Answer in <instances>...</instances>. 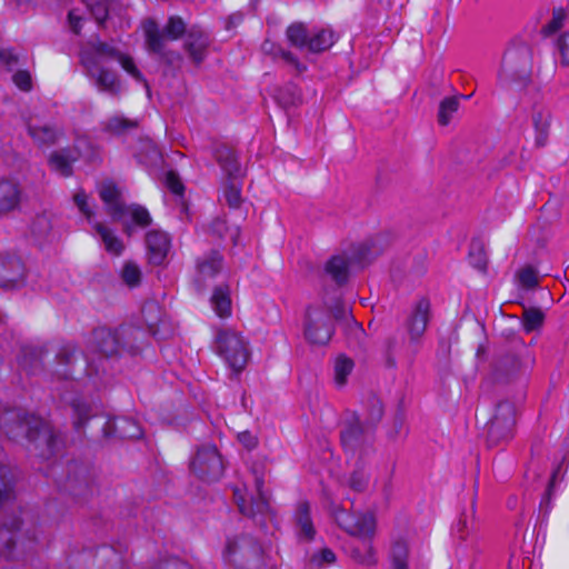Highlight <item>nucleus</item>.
Instances as JSON below:
<instances>
[{
	"mask_svg": "<svg viewBox=\"0 0 569 569\" xmlns=\"http://www.w3.org/2000/svg\"><path fill=\"white\" fill-rule=\"evenodd\" d=\"M353 369V361L345 356L337 358L335 362V380L338 386H345L347 377Z\"/></svg>",
	"mask_w": 569,
	"mask_h": 569,
	"instance_id": "obj_48",
	"label": "nucleus"
},
{
	"mask_svg": "<svg viewBox=\"0 0 569 569\" xmlns=\"http://www.w3.org/2000/svg\"><path fill=\"white\" fill-rule=\"evenodd\" d=\"M64 489L76 497L87 499L94 492V473L83 462L71 461L67 467Z\"/></svg>",
	"mask_w": 569,
	"mask_h": 569,
	"instance_id": "obj_12",
	"label": "nucleus"
},
{
	"mask_svg": "<svg viewBox=\"0 0 569 569\" xmlns=\"http://www.w3.org/2000/svg\"><path fill=\"white\" fill-rule=\"evenodd\" d=\"M518 279L522 287L533 288L538 284V276L532 267H526L518 272Z\"/></svg>",
	"mask_w": 569,
	"mask_h": 569,
	"instance_id": "obj_57",
	"label": "nucleus"
},
{
	"mask_svg": "<svg viewBox=\"0 0 569 569\" xmlns=\"http://www.w3.org/2000/svg\"><path fill=\"white\" fill-rule=\"evenodd\" d=\"M80 60L87 70L88 77L94 80L100 91L118 96L120 92V82L118 76L110 69L101 67L94 54L81 53Z\"/></svg>",
	"mask_w": 569,
	"mask_h": 569,
	"instance_id": "obj_15",
	"label": "nucleus"
},
{
	"mask_svg": "<svg viewBox=\"0 0 569 569\" xmlns=\"http://www.w3.org/2000/svg\"><path fill=\"white\" fill-rule=\"evenodd\" d=\"M213 156L228 179H238L240 177L238 157L231 147L219 144L216 147Z\"/></svg>",
	"mask_w": 569,
	"mask_h": 569,
	"instance_id": "obj_29",
	"label": "nucleus"
},
{
	"mask_svg": "<svg viewBox=\"0 0 569 569\" xmlns=\"http://www.w3.org/2000/svg\"><path fill=\"white\" fill-rule=\"evenodd\" d=\"M81 53H91L94 54L101 63V59H112L118 60V58L122 54L116 47L108 42L103 41H94L90 43V48L83 50Z\"/></svg>",
	"mask_w": 569,
	"mask_h": 569,
	"instance_id": "obj_40",
	"label": "nucleus"
},
{
	"mask_svg": "<svg viewBox=\"0 0 569 569\" xmlns=\"http://www.w3.org/2000/svg\"><path fill=\"white\" fill-rule=\"evenodd\" d=\"M136 158L146 167H153L160 162L161 152L153 141L144 139L140 141L139 148L136 152Z\"/></svg>",
	"mask_w": 569,
	"mask_h": 569,
	"instance_id": "obj_35",
	"label": "nucleus"
},
{
	"mask_svg": "<svg viewBox=\"0 0 569 569\" xmlns=\"http://www.w3.org/2000/svg\"><path fill=\"white\" fill-rule=\"evenodd\" d=\"M431 318V303L426 297L417 300L406 320V330L411 343H418L425 335Z\"/></svg>",
	"mask_w": 569,
	"mask_h": 569,
	"instance_id": "obj_16",
	"label": "nucleus"
},
{
	"mask_svg": "<svg viewBox=\"0 0 569 569\" xmlns=\"http://www.w3.org/2000/svg\"><path fill=\"white\" fill-rule=\"evenodd\" d=\"M166 184L170 191L174 194L181 196L184 191V187L174 171H169L166 176Z\"/></svg>",
	"mask_w": 569,
	"mask_h": 569,
	"instance_id": "obj_59",
	"label": "nucleus"
},
{
	"mask_svg": "<svg viewBox=\"0 0 569 569\" xmlns=\"http://www.w3.org/2000/svg\"><path fill=\"white\" fill-rule=\"evenodd\" d=\"M383 416V406L382 402L376 398L371 397L368 400L367 405V416L362 419L363 423L370 427L372 430L376 429V426L380 422Z\"/></svg>",
	"mask_w": 569,
	"mask_h": 569,
	"instance_id": "obj_42",
	"label": "nucleus"
},
{
	"mask_svg": "<svg viewBox=\"0 0 569 569\" xmlns=\"http://www.w3.org/2000/svg\"><path fill=\"white\" fill-rule=\"evenodd\" d=\"M154 569H189V567L183 561L171 558L160 562Z\"/></svg>",
	"mask_w": 569,
	"mask_h": 569,
	"instance_id": "obj_64",
	"label": "nucleus"
},
{
	"mask_svg": "<svg viewBox=\"0 0 569 569\" xmlns=\"http://www.w3.org/2000/svg\"><path fill=\"white\" fill-rule=\"evenodd\" d=\"M333 335L331 316L321 308H308L305 319V337L315 345H326Z\"/></svg>",
	"mask_w": 569,
	"mask_h": 569,
	"instance_id": "obj_14",
	"label": "nucleus"
},
{
	"mask_svg": "<svg viewBox=\"0 0 569 569\" xmlns=\"http://www.w3.org/2000/svg\"><path fill=\"white\" fill-rule=\"evenodd\" d=\"M126 216H130L132 221L141 228H146L151 223L149 211L140 204H127Z\"/></svg>",
	"mask_w": 569,
	"mask_h": 569,
	"instance_id": "obj_50",
	"label": "nucleus"
},
{
	"mask_svg": "<svg viewBox=\"0 0 569 569\" xmlns=\"http://www.w3.org/2000/svg\"><path fill=\"white\" fill-rule=\"evenodd\" d=\"M6 435L12 440L26 438L30 442H42L46 449L41 450L42 458H50L62 442L59 433L40 417L30 415L22 409L7 411L1 419Z\"/></svg>",
	"mask_w": 569,
	"mask_h": 569,
	"instance_id": "obj_1",
	"label": "nucleus"
},
{
	"mask_svg": "<svg viewBox=\"0 0 569 569\" xmlns=\"http://www.w3.org/2000/svg\"><path fill=\"white\" fill-rule=\"evenodd\" d=\"M138 121L126 118L123 116H113L107 119L103 123V131L113 134L122 136L136 128H138Z\"/></svg>",
	"mask_w": 569,
	"mask_h": 569,
	"instance_id": "obj_37",
	"label": "nucleus"
},
{
	"mask_svg": "<svg viewBox=\"0 0 569 569\" xmlns=\"http://www.w3.org/2000/svg\"><path fill=\"white\" fill-rule=\"evenodd\" d=\"M103 430L108 437L112 436L120 439H139L142 436L139 423L128 417H117L108 420Z\"/></svg>",
	"mask_w": 569,
	"mask_h": 569,
	"instance_id": "obj_24",
	"label": "nucleus"
},
{
	"mask_svg": "<svg viewBox=\"0 0 569 569\" xmlns=\"http://www.w3.org/2000/svg\"><path fill=\"white\" fill-rule=\"evenodd\" d=\"M336 34L330 29H319L309 34L307 49L311 52H321L329 49L336 42Z\"/></svg>",
	"mask_w": 569,
	"mask_h": 569,
	"instance_id": "obj_38",
	"label": "nucleus"
},
{
	"mask_svg": "<svg viewBox=\"0 0 569 569\" xmlns=\"http://www.w3.org/2000/svg\"><path fill=\"white\" fill-rule=\"evenodd\" d=\"M26 266L20 257L13 253H0V287L17 289L24 284Z\"/></svg>",
	"mask_w": 569,
	"mask_h": 569,
	"instance_id": "obj_17",
	"label": "nucleus"
},
{
	"mask_svg": "<svg viewBox=\"0 0 569 569\" xmlns=\"http://www.w3.org/2000/svg\"><path fill=\"white\" fill-rule=\"evenodd\" d=\"M159 38L156 28L149 29L148 40H146L147 50L156 54L162 63L169 67L179 66L182 61L181 54L176 50L168 49V42H163Z\"/></svg>",
	"mask_w": 569,
	"mask_h": 569,
	"instance_id": "obj_26",
	"label": "nucleus"
},
{
	"mask_svg": "<svg viewBox=\"0 0 569 569\" xmlns=\"http://www.w3.org/2000/svg\"><path fill=\"white\" fill-rule=\"evenodd\" d=\"M515 426V405L507 400L498 402L493 415L486 425L488 445L498 446L512 439Z\"/></svg>",
	"mask_w": 569,
	"mask_h": 569,
	"instance_id": "obj_8",
	"label": "nucleus"
},
{
	"mask_svg": "<svg viewBox=\"0 0 569 569\" xmlns=\"http://www.w3.org/2000/svg\"><path fill=\"white\" fill-rule=\"evenodd\" d=\"M350 258L342 253L331 257L325 267L326 273L338 284L342 286L349 278Z\"/></svg>",
	"mask_w": 569,
	"mask_h": 569,
	"instance_id": "obj_31",
	"label": "nucleus"
},
{
	"mask_svg": "<svg viewBox=\"0 0 569 569\" xmlns=\"http://www.w3.org/2000/svg\"><path fill=\"white\" fill-rule=\"evenodd\" d=\"M12 80L14 84L23 91H29L32 87L31 76L28 71L21 70L16 72Z\"/></svg>",
	"mask_w": 569,
	"mask_h": 569,
	"instance_id": "obj_60",
	"label": "nucleus"
},
{
	"mask_svg": "<svg viewBox=\"0 0 569 569\" xmlns=\"http://www.w3.org/2000/svg\"><path fill=\"white\" fill-rule=\"evenodd\" d=\"M277 98L284 107L296 106L301 102V92L296 84L289 83L278 91Z\"/></svg>",
	"mask_w": 569,
	"mask_h": 569,
	"instance_id": "obj_49",
	"label": "nucleus"
},
{
	"mask_svg": "<svg viewBox=\"0 0 569 569\" xmlns=\"http://www.w3.org/2000/svg\"><path fill=\"white\" fill-rule=\"evenodd\" d=\"M121 280L130 288H136L141 283L142 272L137 263L127 261L120 272Z\"/></svg>",
	"mask_w": 569,
	"mask_h": 569,
	"instance_id": "obj_43",
	"label": "nucleus"
},
{
	"mask_svg": "<svg viewBox=\"0 0 569 569\" xmlns=\"http://www.w3.org/2000/svg\"><path fill=\"white\" fill-rule=\"evenodd\" d=\"M191 470L204 481L219 480L223 473L224 465L218 449L214 446L199 448L191 461Z\"/></svg>",
	"mask_w": 569,
	"mask_h": 569,
	"instance_id": "obj_11",
	"label": "nucleus"
},
{
	"mask_svg": "<svg viewBox=\"0 0 569 569\" xmlns=\"http://www.w3.org/2000/svg\"><path fill=\"white\" fill-rule=\"evenodd\" d=\"M223 258L218 251L204 253L197 260V273L194 284L198 291H203L207 281L213 279L222 269Z\"/></svg>",
	"mask_w": 569,
	"mask_h": 569,
	"instance_id": "obj_20",
	"label": "nucleus"
},
{
	"mask_svg": "<svg viewBox=\"0 0 569 569\" xmlns=\"http://www.w3.org/2000/svg\"><path fill=\"white\" fill-rule=\"evenodd\" d=\"M99 196L112 220L122 221L126 217L127 204L122 200L120 188L113 181L106 180L99 186Z\"/></svg>",
	"mask_w": 569,
	"mask_h": 569,
	"instance_id": "obj_19",
	"label": "nucleus"
},
{
	"mask_svg": "<svg viewBox=\"0 0 569 569\" xmlns=\"http://www.w3.org/2000/svg\"><path fill=\"white\" fill-rule=\"evenodd\" d=\"M0 61L11 70L19 62V57L11 49H3L0 51Z\"/></svg>",
	"mask_w": 569,
	"mask_h": 569,
	"instance_id": "obj_63",
	"label": "nucleus"
},
{
	"mask_svg": "<svg viewBox=\"0 0 569 569\" xmlns=\"http://www.w3.org/2000/svg\"><path fill=\"white\" fill-rule=\"evenodd\" d=\"M37 541V526L23 518L13 517L0 526V556L6 559L24 556Z\"/></svg>",
	"mask_w": 569,
	"mask_h": 569,
	"instance_id": "obj_3",
	"label": "nucleus"
},
{
	"mask_svg": "<svg viewBox=\"0 0 569 569\" xmlns=\"http://www.w3.org/2000/svg\"><path fill=\"white\" fill-rule=\"evenodd\" d=\"M556 51L560 58V63L565 67L569 66V33L560 34L556 40Z\"/></svg>",
	"mask_w": 569,
	"mask_h": 569,
	"instance_id": "obj_55",
	"label": "nucleus"
},
{
	"mask_svg": "<svg viewBox=\"0 0 569 569\" xmlns=\"http://www.w3.org/2000/svg\"><path fill=\"white\" fill-rule=\"evenodd\" d=\"M23 199V188L17 179L0 180V216H7L20 208Z\"/></svg>",
	"mask_w": 569,
	"mask_h": 569,
	"instance_id": "obj_21",
	"label": "nucleus"
},
{
	"mask_svg": "<svg viewBox=\"0 0 569 569\" xmlns=\"http://www.w3.org/2000/svg\"><path fill=\"white\" fill-rule=\"evenodd\" d=\"M223 198L230 208H239L241 204V186L236 179H228L223 184Z\"/></svg>",
	"mask_w": 569,
	"mask_h": 569,
	"instance_id": "obj_47",
	"label": "nucleus"
},
{
	"mask_svg": "<svg viewBox=\"0 0 569 569\" xmlns=\"http://www.w3.org/2000/svg\"><path fill=\"white\" fill-rule=\"evenodd\" d=\"M532 73V50L526 42H512L502 57L498 81L502 87L526 86Z\"/></svg>",
	"mask_w": 569,
	"mask_h": 569,
	"instance_id": "obj_4",
	"label": "nucleus"
},
{
	"mask_svg": "<svg viewBox=\"0 0 569 569\" xmlns=\"http://www.w3.org/2000/svg\"><path fill=\"white\" fill-rule=\"evenodd\" d=\"M528 363L523 362L516 355H505L500 357L495 366V375L498 381H510L525 375Z\"/></svg>",
	"mask_w": 569,
	"mask_h": 569,
	"instance_id": "obj_28",
	"label": "nucleus"
},
{
	"mask_svg": "<svg viewBox=\"0 0 569 569\" xmlns=\"http://www.w3.org/2000/svg\"><path fill=\"white\" fill-rule=\"evenodd\" d=\"M361 539L360 543L351 549V557L360 565L373 566L377 559L370 538Z\"/></svg>",
	"mask_w": 569,
	"mask_h": 569,
	"instance_id": "obj_39",
	"label": "nucleus"
},
{
	"mask_svg": "<svg viewBox=\"0 0 569 569\" xmlns=\"http://www.w3.org/2000/svg\"><path fill=\"white\" fill-rule=\"evenodd\" d=\"M333 518L337 525L351 536L371 538L375 533L376 519L370 512L356 515L337 507L333 509Z\"/></svg>",
	"mask_w": 569,
	"mask_h": 569,
	"instance_id": "obj_13",
	"label": "nucleus"
},
{
	"mask_svg": "<svg viewBox=\"0 0 569 569\" xmlns=\"http://www.w3.org/2000/svg\"><path fill=\"white\" fill-rule=\"evenodd\" d=\"M543 312L540 309H526L522 315L523 328L527 332H531L539 328L543 322Z\"/></svg>",
	"mask_w": 569,
	"mask_h": 569,
	"instance_id": "obj_52",
	"label": "nucleus"
},
{
	"mask_svg": "<svg viewBox=\"0 0 569 569\" xmlns=\"http://www.w3.org/2000/svg\"><path fill=\"white\" fill-rule=\"evenodd\" d=\"M532 122L536 130V144L543 147L547 143L550 126V113L547 110L539 109L532 113Z\"/></svg>",
	"mask_w": 569,
	"mask_h": 569,
	"instance_id": "obj_36",
	"label": "nucleus"
},
{
	"mask_svg": "<svg viewBox=\"0 0 569 569\" xmlns=\"http://www.w3.org/2000/svg\"><path fill=\"white\" fill-rule=\"evenodd\" d=\"M369 483V476L363 469H356L349 478V487L357 492H362L367 489Z\"/></svg>",
	"mask_w": 569,
	"mask_h": 569,
	"instance_id": "obj_54",
	"label": "nucleus"
},
{
	"mask_svg": "<svg viewBox=\"0 0 569 569\" xmlns=\"http://www.w3.org/2000/svg\"><path fill=\"white\" fill-rule=\"evenodd\" d=\"M130 333L129 329H116L100 327L94 329L88 340V348L92 352H97L103 357L118 356L122 350L128 349L129 352L136 351L131 346L127 347L123 342L124 336Z\"/></svg>",
	"mask_w": 569,
	"mask_h": 569,
	"instance_id": "obj_10",
	"label": "nucleus"
},
{
	"mask_svg": "<svg viewBox=\"0 0 569 569\" xmlns=\"http://www.w3.org/2000/svg\"><path fill=\"white\" fill-rule=\"evenodd\" d=\"M311 561L317 562L318 567H321L322 565H331L336 561V555L331 549L325 548L319 555H315Z\"/></svg>",
	"mask_w": 569,
	"mask_h": 569,
	"instance_id": "obj_62",
	"label": "nucleus"
},
{
	"mask_svg": "<svg viewBox=\"0 0 569 569\" xmlns=\"http://www.w3.org/2000/svg\"><path fill=\"white\" fill-rule=\"evenodd\" d=\"M28 136L38 148L54 146L63 136V130L54 123L30 117L26 121Z\"/></svg>",
	"mask_w": 569,
	"mask_h": 569,
	"instance_id": "obj_18",
	"label": "nucleus"
},
{
	"mask_svg": "<svg viewBox=\"0 0 569 569\" xmlns=\"http://www.w3.org/2000/svg\"><path fill=\"white\" fill-rule=\"evenodd\" d=\"M210 303L216 312V315L220 318H228L231 316V298H230V287L227 283H222L217 286L213 289L212 296L210 298Z\"/></svg>",
	"mask_w": 569,
	"mask_h": 569,
	"instance_id": "obj_32",
	"label": "nucleus"
},
{
	"mask_svg": "<svg viewBox=\"0 0 569 569\" xmlns=\"http://www.w3.org/2000/svg\"><path fill=\"white\" fill-rule=\"evenodd\" d=\"M459 108V99L457 97H449L443 99L439 106L438 122L441 126L449 124L452 114L457 112Z\"/></svg>",
	"mask_w": 569,
	"mask_h": 569,
	"instance_id": "obj_44",
	"label": "nucleus"
},
{
	"mask_svg": "<svg viewBox=\"0 0 569 569\" xmlns=\"http://www.w3.org/2000/svg\"><path fill=\"white\" fill-rule=\"evenodd\" d=\"M293 526L300 541L310 542L313 540L316 528L311 518V507L307 500H301L296 505Z\"/></svg>",
	"mask_w": 569,
	"mask_h": 569,
	"instance_id": "obj_22",
	"label": "nucleus"
},
{
	"mask_svg": "<svg viewBox=\"0 0 569 569\" xmlns=\"http://www.w3.org/2000/svg\"><path fill=\"white\" fill-rule=\"evenodd\" d=\"M70 407L72 409L73 428L80 432L87 421L93 417L92 406L83 398L77 397L70 401Z\"/></svg>",
	"mask_w": 569,
	"mask_h": 569,
	"instance_id": "obj_34",
	"label": "nucleus"
},
{
	"mask_svg": "<svg viewBox=\"0 0 569 569\" xmlns=\"http://www.w3.org/2000/svg\"><path fill=\"white\" fill-rule=\"evenodd\" d=\"M469 261L471 266L480 271L487 270L488 258L483 244L480 241H472L469 251Z\"/></svg>",
	"mask_w": 569,
	"mask_h": 569,
	"instance_id": "obj_46",
	"label": "nucleus"
},
{
	"mask_svg": "<svg viewBox=\"0 0 569 569\" xmlns=\"http://www.w3.org/2000/svg\"><path fill=\"white\" fill-rule=\"evenodd\" d=\"M82 372L91 377L98 373V369L89 363L76 343H61L56 351L52 375L57 376L59 380H70L76 379L77 375Z\"/></svg>",
	"mask_w": 569,
	"mask_h": 569,
	"instance_id": "obj_5",
	"label": "nucleus"
},
{
	"mask_svg": "<svg viewBox=\"0 0 569 569\" xmlns=\"http://www.w3.org/2000/svg\"><path fill=\"white\" fill-rule=\"evenodd\" d=\"M408 546L405 541H397L391 548V569H409L408 568Z\"/></svg>",
	"mask_w": 569,
	"mask_h": 569,
	"instance_id": "obj_45",
	"label": "nucleus"
},
{
	"mask_svg": "<svg viewBox=\"0 0 569 569\" xmlns=\"http://www.w3.org/2000/svg\"><path fill=\"white\" fill-rule=\"evenodd\" d=\"M51 229V222L47 214H39L31 223V231L34 236L41 238L48 234Z\"/></svg>",
	"mask_w": 569,
	"mask_h": 569,
	"instance_id": "obj_56",
	"label": "nucleus"
},
{
	"mask_svg": "<svg viewBox=\"0 0 569 569\" xmlns=\"http://www.w3.org/2000/svg\"><path fill=\"white\" fill-rule=\"evenodd\" d=\"M224 559L238 569H258L263 563L261 545L250 535L228 539Z\"/></svg>",
	"mask_w": 569,
	"mask_h": 569,
	"instance_id": "obj_7",
	"label": "nucleus"
},
{
	"mask_svg": "<svg viewBox=\"0 0 569 569\" xmlns=\"http://www.w3.org/2000/svg\"><path fill=\"white\" fill-rule=\"evenodd\" d=\"M209 43V36L201 29L192 27L187 32L184 50L196 64H200L207 56Z\"/></svg>",
	"mask_w": 569,
	"mask_h": 569,
	"instance_id": "obj_27",
	"label": "nucleus"
},
{
	"mask_svg": "<svg viewBox=\"0 0 569 569\" xmlns=\"http://www.w3.org/2000/svg\"><path fill=\"white\" fill-rule=\"evenodd\" d=\"M87 7L89 8L91 14L98 24H103L109 14V7L106 0H98L96 2L87 1Z\"/></svg>",
	"mask_w": 569,
	"mask_h": 569,
	"instance_id": "obj_53",
	"label": "nucleus"
},
{
	"mask_svg": "<svg viewBox=\"0 0 569 569\" xmlns=\"http://www.w3.org/2000/svg\"><path fill=\"white\" fill-rule=\"evenodd\" d=\"M340 445L350 458L363 460L375 451V430L356 411H347L339 431Z\"/></svg>",
	"mask_w": 569,
	"mask_h": 569,
	"instance_id": "obj_2",
	"label": "nucleus"
},
{
	"mask_svg": "<svg viewBox=\"0 0 569 569\" xmlns=\"http://www.w3.org/2000/svg\"><path fill=\"white\" fill-rule=\"evenodd\" d=\"M120 66L122 67V69L129 74L137 82H140V83H143L146 88H148V81L146 80L144 76L142 74V72L139 70V68L137 67L134 60L132 59V57L128 56V54H124L122 53L118 60H117Z\"/></svg>",
	"mask_w": 569,
	"mask_h": 569,
	"instance_id": "obj_51",
	"label": "nucleus"
},
{
	"mask_svg": "<svg viewBox=\"0 0 569 569\" xmlns=\"http://www.w3.org/2000/svg\"><path fill=\"white\" fill-rule=\"evenodd\" d=\"M78 160V154L70 148L53 151L49 157L50 168L62 177L72 174V164Z\"/></svg>",
	"mask_w": 569,
	"mask_h": 569,
	"instance_id": "obj_30",
	"label": "nucleus"
},
{
	"mask_svg": "<svg viewBox=\"0 0 569 569\" xmlns=\"http://www.w3.org/2000/svg\"><path fill=\"white\" fill-rule=\"evenodd\" d=\"M93 229L100 237L106 250L113 254L120 256L124 249V246L119 237H117L112 229L101 222H94Z\"/></svg>",
	"mask_w": 569,
	"mask_h": 569,
	"instance_id": "obj_33",
	"label": "nucleus"
},
{
	"mask_svg": "<svg viewBox=\"0 0 569 569\" xmlns=\"http://www.w3.org/2000/svg\"><path fill=\"white\" fill-rule=\"evenodd\" d=\"M152 27L156 28L157 33L160 37L159 39L163 42L178 40L186 32H188L184 21L178 16L170 17L163 28H160L158 23L152 19L146 20L143 22V33L146 40H148V31Z\"/></svg>",
	"mask_w": 569,
	"mask_h": 569,
	"instance_id": "obj_23",
	"label": "nucleus"
},
{
	"mask_svg": "<svg viewBox=\"0 0 569 569\" xmlns=\"http://www.w3.org/2000/svg\"><path fill=\"white\" fill-rule=\"evenodd\" d=\"M565 12L559 9L555 10L552 19L542 28L545 34H551L558 31L563 23Z\"/></svg>",
	"mask_w": 569,
	"mask_h": 569,
	"instance_id": "obj_58",
	"label": "nucleus"
},
{
	"mask_svg": "<svg viewBox=\"0 0 569 569\" xmlns=\"http://www.w3.org/2000/svg\"><path fill=\"white\" fill-rule=\"evenodd\" d=\"M214 350L234 375L244 369L250 356L247 341L232 329H221L217 332Z\"/></svg>",
	"mask_w": 569,
	"mask_h": 569,
	"instance_id": "obj_6",
	"label": "nucleus"
},
{
	"mask_svg": "<svg viewBox=\"0 0 569 569\" xmlns=\"http://www.w3.org/2000/svg\"><path fill=\"white\" fill-rule=\"evenodd\" d=\"M73 200L79 210L87 217L88 220H90L93 216V212L88 204L87 194L83 191H79L74 194Z\"/></svg>",
	"mask_w": 569,
	"mask_h": 569,
	"instance_id": "obj_61",
	"label": "nucleus"
},
{
	"mask_svg": "<svg viewBox=\"0 0 569 569\" xmlns=\"http://www.w3.org/2000/svg\"><path fill=\"white\" fill-rule=\"evenodd\" d=\"M146 246L150 263L160 266L169 252L170 238L163 231L151 230L146 234Z\"/></svg>",
	"mask_w": 569,
	"mask_h": 569,
	"instance_id": "obj_25",
	"label": "nucleus"
},
{
	"mask_svg": "<svg viewBox=\"0 0 569 569\" xmlns=\"http://www.w3.org/2000/svg\"><path fill=\"white\" fill-rule=\"evenodd\" d=\"M252 472L254 475L257 497L251 498L250 501H247L241 491L237 489L233 492L234 501L239 508V511L243 516L252 518L260 526H264V519L270 517L271 508L269 505V499L263 491V473L260 472L257 468H253Z\"/></svg>",
	"mask_w": 569,
	"mask_h": 569,
	"instance_id": "obj_9",
	"label": "nucleus"
},
{
	"mask_svg": "<svg viewBox=\"0 0 569 569\" xmlns=\"http://www.w3.org/2000/svg\"><path fill=\"white\" fill-rule=\"evenodd\" d=\"M287 38L289 42L299 49L307 48L309 41V33L303 23H292L287 29Z\"/></svg>",
	"mask_w": 569,
	"mask_h": 569,
	"instance_id": "obj_41",
	"label": "nucleus"
}]
</instances>
